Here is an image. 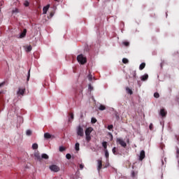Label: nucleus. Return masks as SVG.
<instances>
[{
	"mask_svg": "<svg viewBox=\"0 0 179 179\" xmlns=\"http://www.w3.org/2000/svg\"><path fill=\"white\" fill-rule=\"evenodd\" d=\"M93 132V128L92 127H88L85 130V139L87 142H90L92 140V136H90V134Z\"/></svg>",
	"mask_w": 179,
	"mask_h": 179,
	"instance_id": "f257e3e1",
	"label": "nucleus"
},
{
	"mask_svg": "<svg viewBox=\"0 0 179 179\" xmlns=\"http://www.w3.org/2000/svg\"><path fill=\"white\" fill-rule=\"evenodd\" d=\"M77 61L81 65H85L86 62H87V59H86V57L83 55H79L77 56Z\"/></svg>",
	"mask_w": 179,
	"mask_h": 179,
	"instance_id": "f03ea898",
	"label": "nucleus"
},
{
	"mask_svg": "<svg viewBox=\"0 0 179 179\" xmlns=\"http://www.w3.org/2000/svg\"><path fill=\"white\" fill-rule=\"evenodd\" d=\"M76 132L78 136H83V135H85V132L83 131V127L78 126L76 129Z\"/></svg>",
	"mask_w": 179,
	"mask_h": 179,
	"instance_id": "7ed1b4c3",
	"label": "nucleus"
},
{
	"mask_svg": "<svg viewBox=\"0 0 179 179\" xmlns=\"http://www.w3.org/2000/svg\"><path fill=\"white\" fill-rule=\"evenodd\" d=\"M117 143L120 145V146H122L123 148H127V143L124 141V140L121 138H117L116 140Z\"/></svg>",
	"mask_w": 179,
	"mask_h": 179,
	"instance_id": "20e7f679",
	"label": "nucleus"
},
{
	"mask_svg": "<svg viewBox=\"0 0 179 179\" xmlns=\"http://www.w3.org/2000/svg\"><path fill=\"white\" fill-rule=\"evenodd\" d=\"M50 170H51L52 171H53L54 173H58V171H59L60 169L59 166H57V165H50L49 166Z\"/></svg>",
	"mask_w": 179,
	"mask_h": 179,
	"instance_id": "39448f33",
	"label": "nucleus"
},
{
	"mask_svg": "<svg viewBox=\"0 0 179 179\" xmlns=\"http://www.w3.org/2000/svg\"><path fill=\"white\" fill-rule=\"evenodd\" d=\"M24 92H26L25 88H19L18 90L17 91V96H24Z\"/></svg>",
	"mask_w": 179,
	"mask_h": 179,
	"instance_id": "423d86ee",
	"label": "nucleus"
},
{
	"mask_svg": "<svg viewBox=\"0 0 179 179\" xmlns=\"http://www.w3.org/2000/svg\"><path fill=\"white\" fill-rule=\"evenodd\" d=\"M26 33H27V30L24 29L20 35L17 36V38H24L26 37Z\"/></svg>",
	"mask_w": 179,
	"mask_h": 179,
	"instance_id": "0eeeda50",
	"label": "nucleus"
},
{
	"mask_svg": "<svg viewBox=\"0 0 179 179\" xmlns=\"http://www.w3.org/2000/svg\"><path fill=\"white\" fill-rule=\"evenodd\" d=\"M24 50H25L26 52H30V51L33 50V48L31 47V45H27L24 46Z\"/></svg>",
	"mask_w": 179,
	"mask_h": 179,
	"instance_id": "6e6552de",
	"label": "nucleus"
},
{
	"mask_svg": "<svg viewBox=\"0 0 179 179\" xmlns=\"http://www.w3.org/2000/svg\"><path fill=\"white\" fill-rule=\"evenodd\" d=\"M49 9H50V4H48L47 6H44L43 8V14L46 15Z\"/></svg>",
	"mask_w": 179,
	"mask_h": 179,
	"instance_id": "1a4fd4ad",
	"label": "nucleus"
},
{
	"mask_svg": "<svg viewBox=\"0 0 179 179\" xmlns=\"http://www.w3.org/2000/svg\"><path fill=\"white\" fill-rule=\"evenodd\" d=\"M145 151L141 150L139 155V160L142 161L143 160V159H145Z\"/></svg>",
	"mask_w": 179,
	"mask_h": 179,
	"instance_id": "9d476101",
	"label": "nucleus"
},
{
	"mask_svg": "<svg viewBox=\"0 0 179 179\" xmlns=\"http://www.w3.org/2000/svg\"><path fill=\"white\" fill-rule=\"evenodd\" d=\"M159 114H160V115H162V117H166V115L167 114V111H166V110H164V109H161Z\"/></svg>",
	"mask_w": 179,
	"mask_h": 179,
	"instance_id": "9b49d317",
	"label": "nucleus"
},
{
	"mask_svg": "<svg viewBox=\"0 0 179 179\" xmlns=\"http://www.w3.org/2000/svg\"><path fill=\"white\" fill-rule=\"evenodd\" d=\"M126 93H127V94H134V92H132V90L129 87H126Z\"/></svg>",
	"mask_w": 179,
	"mask_h": 179,
	"instance_id": "f8f14e48",
	"label": "nucleus"
},
{
	"mask_svg": "<svg viewBox=\"0 0 179 179\" xmlns=\"http://www.w3.org/2000/svg\"><path fill=\"white\" fill-rule=\"evenodd\" d=\"M148 78H149V75L148 74H145L141 77V79L143 81L148 80Z\"/></svg>",
	"mask_w": 179,
	"mask_h": 179,
	"instance_id": "ddd939ff",
	"label": "nucleus"
},
{
	"mask_svg": "<svg viewBox=\"0 0 179 179\" xmlns=\"http://www.w3.org/2000/svg\"><path fill=\"white\" fill-rule=\"evenodd\" d=\"M44 138L45 139H51V138H52V135L50 134L49 133H45Z\"/></svg>",
	"mask_w": 179,
	"mask_h": 179,
	"instance_id": "4468645a",
	"label": "nucleus"
},
{
	"mask_svg": "<svg viewBox=\"0 0 179 179\" xmlns=\"http://www.w3.org/2000/svg\"><path fill=\"white\" fill-rule=\"evenodd\" d=\"M34 156L37 160H41V157L40 156V153L35 152Z\"/></svg>",
	"mask_w": 179,
	"mask_h": 179,
	"instance_id": "2eb2a0df",
	"label": "nucleus"
},
{
	"mask_svg": "<svg viewBox=\"0 0 179 179\" xmlns=\"http://www.w3.org/2000/svg\"><path fill=\"white\" fill-rule=\"evenodd\" d=\"M97 163H98V168H97V170H101L103 164H101V160H98L97 161Z\"/></svg>",
	"mask_w": 179,
	"mask_h": 179,
	"instance_id": "dca6fc26",
	"label": "nucleus"
},
{
	"mask_svg": "<svg viewBox=\"0 0 179 179\" xmlns=\"http://www.w3.org/2000/svg\"><path fill=\"white\" fill-rule=\"evenodd\" d=\"M32 134H33V131L30 129H28L26 131L27 136H31Z\"/></svg>",
	"mask_w": 179,
	"mask_h": 179,
	"instance_id": "f3484780",
	"label": "nucleus"
},
{
	"mask_svg": "<svg viewBox=\"0 0 179 179\" xmlns=\"http://www.w3.org/2000/svg\"><path fill=\"white\" fill-rule=\"evenodd\" d=\"M98 108L100 111H104V110H106V106L101 104Z\"/></svg>",
	"mask_w": 179,
	"mask_h": 179,
	"instance_id": "a211bd4d",
	"label": "nucleus"
},
{
	"mask_svg": "<svg viewBox=\"0 0 179 179\" xmlns=\"http://www.w3.org/2000/svg\"><path fill=\"white\" fill-rule=\"evenodd\" d=\"M145 66H146V64L142 63V64L140 65V66H139L140 71H142L143 69H145Z\"/></svg>",
	"mask_w": 179,
	"mask_h": 179,
	"instance_id": "6ab92c4d",
	"label": "nucleus"
},
{
	"mask_svg": "<svg viewBox=\"0 0 179 179\" xmlns=\"http://www.w3.org/2000/svg\"><path fill=\"white\" fill-rule=\"evenodd\" d=\"M102 146H103L104 150H107V142L103 141V142L102 143Z\"/></svg>",
	"mask_w": 179,
	"mask_h": 179,
	"instance_id": "aec40b11",
	"label": "nucleus"
},
{
	"mask_svg": "<svg viewBox=\"0 0 179 179\" xmlns=\"http://www.w3.org/2000/svg\"><path fill=\"white\" fill-rule=\"evenodd\" d=\"M32 149L34 150L38 149V143L32 144Z\"/></svg>",
	"mask_w": 179,
	"mask_h": 179,
	"instance_id": "412c9836",
	"label": "nucleus"
},
{
	"mask_svg": "<svg viewBox=\"0 0 179 179\" xmlns=\"http://www.w3.org/2000/svg\"><path fill=\"white\" fill-rule=\"evenodd\" d=\"M79 146H80V144L79 143H76V145H75V150L77 151V152H79Z\"/></svg>",
	"mask_w": 179,
	"mask_h": 179,
	"instance_id": "4be33fe9",
	"label": "nucleus"
},
{
	"mask_svg": "<svg viewBox=\"0 0 179 179\" xmlns=\"http://www.w3.org/2000/svg\"><path fill=\"white\" fill-rule=\"evenodd\" d=\"M66 149V148H65V147H64V146H60V147L59 148V152H65Z\"/></svg>",
	"mask_w": 179,
	"mask_h": 179,
	"instance_id": "5701e85b",
	"label": "nucleus"
},
{
	"mask_svg": "<svg viewBox=\"0 0 179 179\" xmlns=\"http://www.w3.org/2000/svg\"><path fill=\"white\" fill-rule=\"evenodd\" d=\"M122 44H123V45H124L125 47H128L129 45V42H128V41H123L122 43Z\"/></svg>",
	"mask_w": 179,
	"mask_h": 179,
	"instance_id": "b1692460",
	"label": "nucleus"
},
{
	"mask_svg": "<svg viewBox=\"0 0 179 179\" xmlns=\"http://www.w3.org/2000/svg\"><path fill=\"white\" fill-rule=\"evenodd\" d=\"M42 159H48V155L47 154H42L41 155Z\"/></svg>",
	"mask_w": 179,
	"mask_h": 179,
	"instance_id": "393cba45",
	"label": "nucleus"
},
{
	"mask_svg": "<svg viewBox=\"0 0 179 179\" xmlns=\"http://www.w3.org/2000/svg\"><path fill=\"white\" fill-rule=\"evenodd\" d=\"M91 122H92V124H96V122H97V120H96V118H94V117H92V118L91 119Z\"/></svg>",
	"mask_w": 179,
	"mask_h": 179,
	"instance_id": "a878e982",
	"label": "nucleus"
},
{
	"mask_svg": "<svg viewBox=\"0 0 179 179\" xmlns=\"http://www.w3.org/2000/svg\"><path fill=\"white\" fill-rule=\"evenodd\" d=\"M122 62H123V64H128L129 60L127 58H123L122 59Z\"/></svg>",
	"mask_w": 179,
	"mask_h": 179,
	"instance_id": "bb28decb",
	"label": "nucleus"
},
{
	"mask_svg": "<svg viewBox=\"0 0 179 179\" xmlns=\"http://www.w3.org/2000/svg\"><path fill=\"white\" fill-rule=\"evenodd\" d=\"M104 152H105V156H106V159H108V156H109L108 150H104Z\"/></svg>",
	"mask_w": 179,
	"mask_h": 179,
	"instance_id": "cd10ccee",
	"label": "nucleus"
},
{
	"mask_svg": "<svg viewBox=\"0 0 179 179\" xmlns=\"http://www.w3.org/2000/svg\"><path fill=\"white\" fill-rule=\"evenodd\" d=\"M89 80L92 81L93 80V76L92 74H89L87 76Z\"/></svg>",
	"mask_w": 179,
	"mask_h": 179,
	"instance_id": "c85d7f7f",
	"label": "nucleus"
},
{
	"mask_svg": "<svg viewBox=\"0 0 179 179\" xmlns=\"http://www.w3.org/2000/svg\"><path fill=\"white\" fill-rule=\"evenodd\" d=\"M154 97H155V99H159V97H160V95L159 94V93L155 92L154 94Z\"/></svg>",
	"mask_w": 179,
	"mask_h": 179,
	"instance_id": "c756f323",
	"label": "nucleus"
},
{
	"mask_svg": "<svg viewBox=\"0 0 179 179\" xmlns=\"http://www.w3.org/2000/svg\"><path fill=\"white\" fill-rule=\"evenodd\" d=\"M27 80V82H29V80H30V70H29V71H28Z\"/></svg>",
	"mask_w": 179,
	"mask_h": 179,
	"instance_id": "7c9ffc66",
	"label": "nucleus"
},
{
	"mask_svg": "<svg viewBox=\"0 0 179 179\" xmlns=\"http://www.w3.org/2000/svg\"><path fill=\"white\" fill-rule=\"evenodd\" d=\"M72 157V156L71 155V154H66V158L68 159V160H70V159Z\"/></svg>",
	"mask_w": 179,
	"mask_h": 179,
	"instance_id": "2f4dec72",
	"label": "nucleus"
},
{
	"mask_svg": "<svg viewBox=\"0 0 179 179\" xmlns=\"http://www.w3.org/2000/svg\"><path fill=\"white\" fill-rule=\"evenodd\" d=\"M13 13H19V10L17 8H15L13 10Z\"/></svg>",
	"mask_w": 179,
	"mask_h": 179,
	"instance_id": "473e14b6",
	"label": "nucleus"
},
{
	"mask_svg": "<svg viewBox=\"0 0 179 179\" xmlns=\"http://www.w3.org/2000/svg\"><path fill=\"white\" fill-rule=\"evenodd\" d=\"M176 157H179V149L178 148H177L176 149Z\"/></svg>",
	"mask_w": 179,
	"mask_h": 179,
	"instance_id": "72a5a7b5",
	"label": "nucleus"
},
{
	"mask_svg": "<svg viewBox=\"0 0 179 179\" xmlns=\"http://www.w3.org/2000/svg\"><path fill=\"white\" fill-rule=\"evenodd\" d=\"M149 128H150V131H152V129H153V124L151 123V124H150Z\"/></svg>",
	"mask_w": 179,
	"mask_h": 179,
	"instance_id": "f704fd0d",
	"label": "nucleus"
},
{
	"mask_svg": "<svg viewBox=\"0 0 179 179\" xmlns=\"http://www.w3.org/2000/svg\"><path fill=\"white\" fill-rule=\"evenodd\" d=\"M108 129L111 130L113 129V124H110L108 127Z\"/></svg>",
	"mask_w": 179,
	"mask_h": 179,
	"instance_id": "c9c22d12",
	"label": "nucleus"
},
{
	"mask_svg": "<svg viewBox=\"0 0 179 179\" xmlns=\"http://www.w3.org/2000/svg\"><path fill=\"white\" fill-rule=\"evenodd\" d=\"M88 89H89V90H93V87H92V85H89Z\"/></svg>",
	"mask_w": 179,
	"mask_h": 179,
	"instance_id": "e433bc0d",
	"label": "nucleus"
},
{
	"mask_svg": "<svg viewBox=\"0 0 179 179\" xmlns=\"http://www.w3.org/2000/svg\"><path fill=\"white\" fill-rule=\"evenodd\" d=\"M24 5V6H29V1H25Z\"/></svg>",
	"mask_w": 179,
	"mask_h": 179,
	"instance_id": "4c0bfd02",
	"label": "nucleus"
},
{
	"mask_svg": "<svg viewBox=\"0 0 179 179\" xmlns=\"http://www.w3.org/2000/svg\"><path fill=\"white\" fill-rule=\"evenodd\" d=\"M115 149H116L115 147H114L112 150L113 155H115Z\"/></svg>",
	"mask_w": 179,
	"mask_h": 179,
	"instance_id": "58836bf2",
	"label": "nucleus"
},
{
	"mask_svg": "<svg viewBox=\"0 0 179 179\" xmlns=\"http://www.w3.org/2000/svg\"><path fill=\"white\" fill-rule=\"evenodd\" d=\"M109 136L110 138V141H113V134L111 133H109Z\"/></svg>",
	"mask_w": 179,
	"mask_h": 179,
	"instance_id": "ea45409f",
	"label": "nucleus"
},
{
	"mask_svg": "<svg viewBox=\"0 0 179 179\" xmlns=\"http://www.w3.org/2000/svg\"><path fill=\"white\" fill-rule=\"evenodd\" d=\"M70 118H71V120H73V113H71V114H70Z\"/></svg>",
	"mask_w": 179,
	"mask_h": 179,
	"instance_id": "a19ab883",
	"label": "nucleus"
},
{
	"mask_svg": "<svg viewBox=\"0 0 179 179\" xmlns=\"http://www.w3.org/2000/svg\"><path fill=\"white\" fill-rule=\"evenodd\" d=\"M83 167H84V166H83V164H80V169L81 170H83Z\"/></svg>",
	"mask_w": 179,
	"mask_h": 179,
	"instance_id": "79ce46f5",
	"label": "nucleus"
},
{
	"mask_svg": "<svg viewBox=\"0 0 179 179\" xmlns=\"http://www.w3.org/2000/svg\"><path fill=\"white\" fill-rule=\"evenodd\" d=\"M3 85H5V83H2L0 84V87H2V86H3Z\"/></svg>",
	"mask_w": 179,
	"mask_h": 179,
	"instance_id": "37998d69",
	"label": "nucleus"
},
{
	"mask_svg": "<svg viewBox=\"0 0 179 179\" xmlns=\"http://www.w3.org/2000/svg\"><path fill=\"white\" fill-rule=\"evenodd\" d=\"M132 177H135V172H131Z\"/></svg>",
	"mask_w": 179,
	"mask_h": 179,
	"instance_id": "c03bdc74",
	"label": "nucleus"
},
{
	"mask_svg": "<svg viewBox=\"0 0 179 179\" xmlns=\"http://www.w3.org/2000/svg\"><path fill=\"white\" fill-rule=\"evenodd\" d=\"M52 16H54V13H50V17H52Z\"/></svg>",
	"mask_w": 179,
	"mask_h": 179,
	"instance_id": "a18cd8bd",
	"label": "nucleus"
},
{
	"mask_svg": "<svg viewBox=\"0 0 179 179\" xmlns=\"http://www.w3.org/2000/svg\"><path fill=\"white\" fill-rule=\"evenodd\" d=\"M56 2H59V0H55Z\"/></svg>",
	"mask_w": 179,
	"mask_h": 179,
	"instance_id": "49530a36",
	"label": "nucleus"
},
{
	"mask_svg": "<svg viewBox=\"0 0 179 179\" xmlns=\"http://www.w3.org/2000/svg\"><path fill=\"white\" fill-rule=\"evenodd\" d=\"M1 93H2V92H0V94H1Z\"/></svg>",
	"mask_w": 179,
	"mask_h": 179,
	"instance_id": "de8ad7c7",
	"label": "nucleus"
},
{
	"mask_svg": "<svg viewBox=\"0 0 179 179\" xmlns=\"http://www.w3.org/2000/svg\"><path fill=\"white\" fill-rule=\"evenodd\" d=\"M0 12H1V8H0Z\"/></svg>",
	"mask_w": 179,
	"mask_h": 179,
	"instance_id": "09e8293b",
	"label": "nucleus"
}]
</instances>
